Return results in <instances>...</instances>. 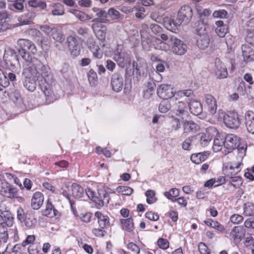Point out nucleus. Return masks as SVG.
Segmentation results:
<instances>
[{
  "label": "nucleus",
  "instance_id": "48",
  "mask_svg": "<svg viewBox=\"0 0 254 254\" xmlns=\"http://www.w3.org/2000/svg\"><path fill=\"white\" fill-rule=\"evenodd\" d=\"M195 32L197 36L203 34H207L206 31L205 25L203 22L199 21L195 29Z\"/></svg>",
  "mask_w": 254,
  "mask_h": 254
},
{
  "label": "nucleus",
  "instance_id": "42",
  "mask_svg": "<svg viewBox=\"0 0 254 254\" xmlns=\"http://www.w3.org/2000/svg\"><path fill=\"white\" fill-rule=\"evenodd\" d=\"M171 109V104L168 100H164L160 103L159 111L162 113H167Z\"/></svg>",
  "mask_w": 254,
  "mask_h": 254
},
{
  "label": "nucleus",
  "instance_id": "59",
  "mask_svg": "<svg viewBox=\"0 0 254 254\" xmlns=\"http://www.w3.org/2000/svg\"><path fill=\"white\" fill-rule=\"evenodd\" d=\"M52 13L53 15H62L64 14V9L61 4H58L56 7L52 10Z\"/></svg>",
  "mask_w": 254,
  "mask_h": 254
},
{
  "label": "nucleus",
  "instance_id": "1",
  "mask_svg": "<svg viewBox=\"0 0 254 254\" xmlns=\"http://www.w3.org/2000/svg\"><path fill=\"white\" fill-rule=\"evenodd\" d=\"M22 74L24 76L23 85L30 92L35 91L36 81H39V86L47 97L51 99L54 96L52 85L54 83L53 75L50 68L43 63L35 62L34 65H25Z\"/></svg>",
  "mask_w": 254,
  "mask_h": 254
},
{
  "label": "nucleus",
  "instance_id": "38",
  "mask_svg": "<svg viewBox=\"0 0 254 254\" xmlns=\"http://www.w3.org/2000/svg\"><path fill=\"white\" fill-rule=\"evenodd\" d=\"M225 144L224 138H214L212 147L213 151L216 152L220 151L223 146L225 147Z\"/></svg>",
  "mask_w": 254,
  "mask_h": 254
},
{
  "label": "nucleus",
  "instance_id": "6",
  "mask_svg": "<svg viewBox=\"0 0 254 254\" xmlns=\"http://www.w3.org/2000/svg\"><path fill=\"white\" fill-rule=\"evenodd\" d=\"M218 131L214 127H210L206 128L205 133H199L194 135L195 141L199 142L200 145L205 147L208 145L213 137L217 134Z\"/></svg>",
  "mask_w": 254,
  "mask_h": 254
},
{
  "label": "nucleus",
  "instance_id": "16",
  "mask_svg": "<svg viewBox=\"0 0 254 254\" xmlns=\"http://www.w3.org/2000/svg\"><path fill=\"white\" fill-rule=\"evenodd\" d=\"M246 231L242 226H235L230 232V236L234 243L240 242L245 235Z\"/></svg>",
  "mask_w": 254,
  "mask_h": 254
},
{
  "label": "nucleus",
  "instance_id": "36",
  "mask_svg": "<svg viewBox=\"0 0 254 254\" xmlns=\"http://www.w3.org/2000/svg\"><path fill=\"white\" fill-rule=\"evenodd\" d=\"M9 18V15L7 11L3 10L0 11V32L4 31L6 29L5 22Z\"/></svg>",
  "mask_w": 254,
  "mask_h": 254
},
{
  "label": "nucleus",
  "instance_id": "29",
  "mask_svg": "<svg viewBox=\"0 0 254 254\" xmlns=\"http://www.w3.org/2000/svg\"><path fill=\"white\" fill-rule=\"evenodd\" d=\"M190 111L191 114L195 116L199 115L202 112V107L201 103L197 101H191L189 103Z\"/></svg>",
  "mask_w": 254,
  "mask_h": 254
},
{
  "label": "nucleus",
  "instance_id": "12",
  "mask_svg": "<svg viewBox=\"0 0 254 254\" xmlns=\"http://www.w3.org/2000/svg\"><path fill=\"white\" fill-rule=\"evenodd\" d=\"M157 93L158 96L164 100H168L174 96L175 92L171 85L161 84L157 88Z\"/></svg>",
  "mask_w": 254,
  "mask_h": 254
},
{
  "label": "nucleus",
  "instance_id": "34",
  "mask_svg": "<svg viewBox=\"0 0 254 254\" xmlns=\"http://www.w3.org/2000/svg\"><path fill=\"white\" fill-rule=\"evenodd\" d=\"M244 214L246 216H254V204L248 202L243 205Z\"/></svg>",
  "mask_w": 254,
  "mask_h": 254
},
{
  "label": "nucleus",
  "instance_id": "31",
  "mask_svg": "<svg viewBox=\"0 0 254 254\" xmlns=\"http://www.w3.org/2000/svg\"><path fill=\"white\" fill-rule=\"evenodd\" d=\"M209 38L208 34H203L197 37V45L201 49H205L209 45Z\"/></svg>",
  "mask_w": 254,
  "mask_h": 254
},
{
  "label": "nucleus",
  "instance_id": "5",
  "mask_svg": "<svg viewBox=\"0 0 254 254\" xmlns=\"http://www.w3.org/2000/svg\"><path fill=\"white\" fill-rule=\"evenodd\" d=\"M86 193L99 207L109 203V194L104 188L98 189L97 192H94L89 189L88 191H86Z\"/></svg>",
  "mask_w": 254,
  "mask_h": 254
},
{
  "label": "nucleus",
  "instance_id": "35",
  "mask_svg": "<svg viewBox=\"0 0 254 254\" xmlns=\"http://www.w3.org/2000/svg\"><path fill=\"white\" fill-rule=\"evenodd\" d=\"M242 164L240 162H233L229 165L228 173L231 175H235L240 172V166Z\"/></svg>",
  "mask_w": 254,
  "mask_h": 254
},
{
  "label": "nucleus",
  "instance_id": "57",
  "mask_svg": "<svg viewBox=\"0 0 254 254\" xmlns=\"http://www.w3.org/2000/svg\"><path fill=\"white\" fill-rule=\"evenodd\" d=\"M107 14L108 18L110 17L112 19L114 20L119 18L120 12L114 8H110L108 11Z\"/></svg>",
  "mask_w": 254,
  "mask_h": 254
},
{
  "label": "nucleus",
  "instance_id": "15",
  "mask_svg": "<svg viewBox=\"0 0 254 254\" xmlns=\"http://www.w3.org/2000/svg\"><path fill=\"white\" fill-rule=\"evenodd\" d=\"M204 101L209 113L213 115L217 110V103L215 98L211 94H206L204 96Z\"/></svg>",
  "mask_w": 254,
  "mask_h": 254
},
{
  "label": "nucleus",
  "instance_id": "56",
  "mask_svg": "<svg viewBox=\"0 0 254 254\" xmlns=\"http://www.w3.org/2000/svg\"><path fill=\"white\" fill-rule=\"evenodd\" d=\"M177 95L181 97L186 96L190 98H192L194 97L193 92L191 89L179 91L177 92Z\"/></svg>",
  "mask_w": 254,
  "mask_h": 254
},
{
  "label": "nucleus",
  "instance_id": "44",
  "mask_svg": "<svg viewBox=\"0 0 254 254\" xmlns=\"http://www.w3.org/2000/svg\"><path fill=\"white\" fill-rule=\"evenodd\" d=\"M229 181L235 188H239L242 185V178L239 176L230 177Z\"/></svg>",
  "mask_w": 254,
  "mask_h": 254
},
{
  "label": "nucleus",
  "instance_id": "40",
  "mask_svg": "<svg viewBox=\"0 0 254 254\" xmlns=\"http://www.w3.org/2000/svg\"><path fill=\"white\" fill-rule=\"evenodd\" d=\"M80 39L75 35L68 36L66 38V43L68 48L80 44Z\"/></svg>",
  "mask_w": 254,
  "mask_h": 254
},
{
  "label": "nucleus",
  "instance_id": "21",
  "mask_svg": "<svg viewBox=\"0 0 254 254\" xmlns=\"http://www.w3.org/2000/svg\"><path fill=\"white\" fill-rule=\"evenodd\" d=\"M42 214L50 218L60 216L59 211L55 208L49 199L47 200L46 208L42 211Z\"/></svg>",
  "mask_w": 254,
  "mask_h": 254
},
{
  "label": "nucleus",
  "instance_id": "17",
  "mask_svg": "<svg viewBox=\"0 0 254 254\" xmlns=\"http://www.w3.org/2000/svg\"><path fill=\"white\" fill-rule=\"evenodd\" d=\"M92 10L96 13L97 18L92 20L93 22L107 23L109 20L108 19L107 12L104 9L97 7H93Z\"/></svg>",
  "mask_w": 254,
  "mask_h": 254
},
{
  "label": "nucleus",
  "instance_id": "39",
  "mask_svg": "<svg viewBox=\"0 0 254 254\" xmlns=\"http://www.w3.org/2000/svg\"><path fill=\"white\" fill-rule=\"evenodd\" d=\"M51 36L55 41L61 43L63 42L65 39V36L63 32L59 31L56 28L53 30V32L52 33Z\"/></svg>",
  "mask_w": 254,
  "mask_h": 254
},
{
  "label": "nucleus",
  "instance_id": "53",
  "mask_svg": "<svg viewBox=\"0 0 254 254\" xmlns=\"http://www.w3.org/2000/svg\"><path fill=\"white\" fill-rule=\"evenodd\" d=\"M86 45L90 51H95V49H98L99 46L96 44L95 40L92 37H89L86 41Z\"/></svg>",
  "mask_w": 254,
  "mask_h": 254
},
{
  "label": "nucleus",
  "instance_id": "61",
  "mask_svg": "<svg viewBox=\"0 0 254 254\" xmlns=\"http://www.w3.org/2000/svg\"><path fill=\"white\" fill-rule=\"evenodd\" d=\"M70 12L81 21H83L86 20V15L84 13L75 9L70 10Z\"/></svg>",
  "mask_w": 254,
  "mask_h": 254
},
{
  "label": "nucleus",
  "instance_id": "58",
  "mask_svg": "<svg viewBox=\"0 0 254 254\" xmlns=\"http://www.w3.org/2000/svg\"><path fill=\"white\" fill-rule=\"evenodd\" d=\"M228 12L224 9L215 10L213 13V16L214 18H224L227 17Z\"/></svg>",
  "mask_w": 254,
  "mask_h": 254
},
{
  "label": "nucleus",
  "instance_id": "20",
  "mask_svg": "<svg viewBox=\"0 0 254 254\" xmlns=\"http://www.w3.org/2000/svg\"><path fill=\"white\" fill-rule=\"evenodd\" d=\"M245 119L248 131L254 134V113L251 111L247 112L245 114Z\"/></svg>",
  "mask_w": 254,
  "mask_h": 254
},
{
  "label": "nucleus",
  "instance_id": "46",
  "mask_svg": "<svg viewBox=\"0 0 254 254\" xmlns=\"http://www.w3.org/2000/svg\"><path fill=\"white\" fill-rule=\"evenodd\" d=\"M87 76L90 84L91 85H95L97 81V75L96 72L93 69H90L89 70L87 73Z\"/></svg>",
  "mask_w": 254,
  "mask_h": 254
},
{
  "label": "nucleus",
  "instance_id": "47",
  "mask_svg": "<svg viewBox=\"0 0 254 254\" xmlns=\"http://www.w3.org/2000/svg\"><path fill=\"white\" fill-rule=\"evenodd\" d=\"M17 194V190L16 188H14L13 186L11 185L7 188V190L5 191V192L4 193L3 195L12 198L16 197Z\"/></svg>",
  "mask_w": 254,
  "mask_h": 254
},
{
  "label": "nucleus",
  "instance_id": "62",
  "mask_svg": "<svg viewBox=\"0 0 254 254\" xmlns=\"http://www.w3.org/2000/svg\"><path fill=\"white\" fill-rule=\"evenodd\" d=\"M145 216L146 218L152 221H157L159 219V215L157 213L152 211L146 212Z\"/></svg>",
  "mask_w": 254,
  "mask_h": 254
},
{
  "label": "nucleus",
  "instance_id": "51",
  "mask_svg": "<svg viewBox=\"0 0 254 254\" xmlns=\"http://www.w3.org/2000/svg\"><path fill=\"white\" fill-rule=\"evenodd\" d=\"M155 195V193L154 190H148L146 191V201L148 204H152L156 201V199L154 197Z\"/></svg>",
  "mask_w": 254,
  "mask_h": 254
},
{
  "label": "nucleus",
  "instance_id": "27",
  "mask_svg": "<svg viewBox=\"0 0 254 254\" xmlns=\"http://www.w3.org/2000/svg\"><path fill=\"white\" fill-rule=\"evenodd\" d=\"M35 15L34 12H28L18 18L20 25H30L33 23Z\"/></svg>",
  "mask_w": 254,
  "mask_h": 254
},
{
  "label": "nucleus",
  "instance_id": "55",
  "mask_svg": "<svg viewBox=\"0 0 254 254\" xmlns=\"http://www.w3.org/2000/svg\"><path fill=\"white\" fill-rule=\"evenodd\" d=\"M230 221L234 224H239L243 221V217L238 214H234L230 217Z\"/></svg>",
  "mask_w": 254,
  "mask_h": 254
},
{
  "label": "nucleus",
  "instance_id": "19",
  "mask_svg": "<svg viewBox=\"0 0 254 254\" xmlns=\"http://www.w3.org/2000/svg\"><path fill=\"white\" fill-rule=\"evenodd\" d=\"M44 201V195L39 192H35L31 199V206L34 210L39 209L42 206Z\"/></svg>",
  "mask_w": 254,
  "mask_h": 254
},
{
  "label": "nucleus",
  "instance_id": "63",
  "mask_svg": "<svg viewBox=\"0 0 254 254\" xmlns=\"http://www.w3.org/2000/svg\"><path fill=\"white\" fill-rule=\"evenodd\" d=\"M198 250L201 254H209L210 250L207 246L203 243L201 242L198 245Z\"/></svg>",
  "mask_w": 254,
  "mask_h": 254
},
{
  "label": "nucleus",
  "instance_id": "7",
  "mask_svg": "<svg viewBox=\"0 0 254 254\" xmlns=\"http://www.w3.org/2000/svg\"><path fill=\"white\" fill-rule=\"evenodd\" d=\"M225 147L228 149V153L232 151L234 149L238 148V150L241 149L246 151V147H240V138L237 135L233 134H229L226 135L225 138Z\"/></svg>",
  "mask_w": 254,
  "mask_h": 254
},
{
  "label": "nucleus",
  "instance_id": "18",
  "mask_svg": "<svg viewBox=\"0 0 254 254\" xmlns=\"http://www.w3.org/2000/svg\"><path fill=\"white\" fill-rule=\"evenodd\" d=\"M216 69L215 72L218 78L221 79L227 77L228 75L227 70L226 66L219 59L215 61Z\"/></svg>",
  "mask_w": 254,
  "mask_h": 254
},
{
  "label": "nucleus",
  "instance_id": "37",
  "mask_svg": "<svg viewBox=\"0 0 254 254\" xmlns=\"http://www.w3.org/2000/svg\"><path fill=\"white\" fill-rule=\"evenodd\" d=\"M24 0H16L13 3L9 5V8L11 10L15 9L19 12H22L24 9Z\"/></svg>",
  "mask_w": 254,
  "mask_h": 254
},
{
  "label": "nucleus",
  "instance_id": "25",
  "mask_svg": "<svg viewBox=\"0 0 254 254\" xmlns=\"http://www.w3.org/2000/svg\"><path fill=\"white\" fill-rule=\"evenodd\" d=\"M176 116L183 118L184 115H187L188 114L187 111V106L186 103L183 101H180L177 103L174 108Z\"/></svg>",
  "mask_w": 254,
  "mask_h": 254
},
{
  "label": "nucleus",
  "instance_id": "30",
  "mask_svg": "<svg viewBox=\"0 0 254 254\" xmlns=\"http://www.w3.org/2000/svg\"><path fill=\"white\" fill-rule=\"evenodd\" d=\"M72 196L76 198L82 197L84 195V190L79 185L73 183L71 186Z\"/></svg>",
  "mask_w": 254,
  "mask_h": 254
},
{
  "label": "nucleus",
  "instance_id": "4",
  "mask_svg": "<svg viewBox=\"0 0 254 254\" xmlns=\"http://www.w3.org/2000/svg\"><path fill=\"white\" fill-rule=\"evenodd\" d=\"M17 218L28 229L34 228L37 224V220L35 215L31 212L25 213L21 207L17 209Z\"/></svg>",
  "mask_w": 254,
  "mask_h": 254
},
{
  "label": "nucleus",
  "instance_id": "13",
  "mask_svg": "<svg viewBox=\"0 0 254 254\" xmlns=\"http://www.w3.org/2000/svg\"><path fill=\"white\" fill-rule=\"evenodd\" d=\"M114 60L117 63L118 65L121 68H124L127 64L130 62L129 54L125 51H117L114 55Z\"/></svg>",
  "mask_w": 254,
  "mask_h": 254
},
{
  "label": "nucleus",
  "instance_id": "41",
  "mask_svg": "<svg viewBox=\"0 0 254 254\" xmlns=\"http://www.w3.org/2000/svg\"><path fill=\"white\" fill-rule=\"evenodd\" d=\"M164 194L167 198L174 201L175 199H176L175 197L179 194V190L176 188H173L168 191L164 192Z\"/></svg>",
  "mask_w": 254,
  "mask_h": 254
},
{
  "label": "nucleus",
  "instance_id": "49",
  "mask_svg": "<svg viewBox=\"0 0 254 254\" xmlns=\"http://www.w3.org/2000/svg\"><path fill=\"white\" fill-rule=\"evenodd\" d=\"M81 48V43L78 44L75 46H73L69 48L71 55L75 58L80 55Z\"/></svg>",
  "mask_w": 254,
  "mask_h": 254
},
{
  "label": "nucleus",
  "instance_id": "50",
  "mask_svg": "<svg viewBox=\"0 0 254 254\" xmlns=\"http://www.w3.org/2000/svg\"><path fill=\"white\" fill-rule=\"evenodd\" d=\"M225 42L228 48L232 50L235 47V37L230 34H228L226 36Z\"/></svg>",
  "mask_w": 254,
  "mask_h": 254
},
{
  "label": "nucleus",
  "instance_id": "60",
  "mask_svg": "<svg viewBox=\"0 0 254 254\" xmlns=\"http://www.w3.org/2000/svg\"><path fill=\"white\" fill-rule=\"evenodd\" d=\"M10 185L5 179H0V191L3 195Z\"/></svg>",
  "mask_w": 254,
  "mask_h": 254
},
{
  "label": "nucleus",
  "instance_id": "3",
  "mask_svg": "<svg viewBox=\"0 0 254 254\" xmlns=\"http://www.w3.org/2000/svg\"><path fill=\"white\" fill-rule=\"evenodd\" d=\"M18 51L22 59L26 62V65H34L35 62L42 63L40 60L36 57H32L30 53L33 54L37 53V48L35 45L31 41L20 39L17 41Z\"/></svg>",
  "mask_w": 254,
  "mask_h": 254
},
{
  "label": "nucleus",
  "instance_id": "33",
  "mask_svg": "<svg viewBox=\"0 0 254 254\" xmlns=\"http://www.w3.org/2000/svg\"><path fill=\"white\" fill-rule=\"evenodd\" d=\"M196 142L194 135L187 137L182 143V148L186 150H190L193 144Z\"/></svg>",
  "mask_w": 254,
  "mask_h": 254
},
{
  "label": "nucleus",
  "instance_id": "64",
  "mask_svg": "<svg viewBox=\"0 0 254 254\" xmlns=\"http://www.w3.org/2000/svg\"><path fill=\"white\" fill-rule=\"evenodd\" d=\"M245 246L248 248L253 249L254 248V239L252 236H249L245 239Z\"/></svg>",
  "mask_w": 254,
  "mask_h": 254
},
{
  "label": "nucleus",
  "instance_id": "43",
  "mask_svg": "<svg viewBox=\"0 0 254 254\" xmlns=\"http://www.w3.org/2000/svg\"><path fill=\"white\" fill-rule=\"evenodd\" d=\"M28 3L31 7H39L41 9H45L47 6L46 3L41 0H30Z\"/></svg>",
  "mask_w": 254,
  "mask_h": 254
},
{
  "label": "nucleus",
  "instance_id": "32",
  "mask_svg": "<svg viewBox=\"0 0 254 254\" xmlns=\"http://www.w3.org/2000/svg\"><path fill=\"white\" fill-rule=\"evenodd\" d=\"M122 224V229L128 232H131L134 230V224L132 218L127 219H121L120 220Z\"/></svg>",
  "mask_w": 254,
  "mask_h": 254
},
{
  "label": "nucleus",
  "instance_id": "11",
  "mask_svg": "<svg viewBox=\"0 0 254 254\" xmlns=\"http://www.w3.org/2000/svg\"><path fill=\"white\" fill-rule=\"evenodd\" d=\"M3 58L7 66L10 65L12 69H14L16 64L19 63L18 55L12 49H8L5 51Z\"/></svg>",
  "mask_w": 254,
  "mask_h": 254
},
{
  "label": "nucleus",
  "instance_id": "9",
  "mask_svg": "<svg viewBox=\"0 0 254 254\" xmlns=\"http://www.w3.org/2000/svg\"><path fill=\"white\" fill-rule=\"evenodd\" d=\"M0 225L11 227L13 225L14 218L5 204H0Z\"/></svg>",
  "mask_w": 254,
  "mask_h": 254
},
{
  "label": "nucleus",
  "instance_id": "54",
  "mask_svg": "<svg viewBox=\"0 0 254 254\" xmlns=\"http://www.w3.org/2000/svg\"><path fill=\"white\" fill-rule=\"evenodd\" d=\"M215 32L220 37H224L228 32V26L225 25L217 27L215 29Z\"/></svg>",
  "mask_w": 254,
  "mask_h": 254
},
{
  "label": "nucleus",
  "instance_id": "10",
  "mask_svg": "<svg viewBox=\"0 0 254 254\" xmlns=\"http://www.w3.org/2000/svg\"><path fill=\"white\" fill-rule=\"evenodd\" d=\"M170 39L173 44L172 50L174 54L182 56L186 53L188 47L183 41L174 36H171Z\"/></svg>",
  "mask_w": 254,
  "mask_h": 254
},
{
  "label": "nucleus",
  "instance_id": "14",
  "mask_svg": "<svg viewBox=\"0 0 254 254\" xmlns=\"http://www.w3.org/2000/svg\"><path fill=\"white\" fill-rule=\"evenodd\" d=\"M112 89L116 92L121 91L124 85L123 78L119 72H115L112 74L111 80Z\"/></svg>",
  "mask_w": 254,
  "mask_h": 254
},
{
  "label": "nucleus",
  "instance_id": "22",
  "mask_svg": "<svg viewBox=\"0 0 254 254\" xmlns=\"http://www.w3.org/2000/svg\"><path fill=\"white\" fill-rule=\"evenodd\" d=\"M94 215L98 219V223L101 228L107 229L110 227V219L107 215H103L100 211L96 212Z\"/></svg>",
  "mask_w": 254,
  "mask_h": 254
},
{
  "label": "nucleus",
  "instance_id": "8",
  "mask_svg": "<svg viewBox=\"0 0 254 254\" xmlns=\"http://www.w3.org/2000/svg\"><path fill=\"white\" fill-rule=\"evenodd\" d=\"M224 123L231 128H237L241 124L239 114L235 112H229L224 116Z\"/></svg>",
  "mask_w": 254,
  "mask_h": 254
},
{
  "label": "nucleus",
  "instance_id": "28",
  "mask_svg": "<svg viewBox=\"0 0 254 254\" xmlns=\"http://www.w3.org/2000/svg\"><path fill=\"white\" fill-rule=\"evenodd\" d=\"M209 155V153L207 151L194 153L191 155L190 160L194 163L199 164L206 160L208 157Z\"/></svg>",
  "mask_w": 254,
  "mask_h": 254
},
{
  "label": "nucleus",
  "instance_id": "26",
  "mask_svg": "<svg viewBox=\"0 0 254 254\" xmlns=\"http://www.w3.org/2000/svg\"><path fill=\"white\" fill-rule=\"evenodd\" d=\"M156 87L155 83L152 81H148L144 84L143 97L144 98L149 99L154 92Z\"/></svg>",
  "mask_w": 254,
  "mask_h": 254
},
{
  "label": "nucleus",
  "instance_id": "45",
  "mask_svg": "<svg viewBox=\"0 0 254 254\" xmlns=\"http://www.w3.org/2000/svg\"><path fill=\"white\" fill-rule=\"evenodd\" d=\"M116 191L123 195H130L133 192V190L128 186H119L117 188Z\"/></svg>",
  "mask_w": 254,
  "mask_h": 254
},
{
  "label": "nucleus",
  "instance_id": "23",
  "mask_svg": "<svg viewBox=\"0 0 254 254\" xmlns=\"http://www.w3.org/2000/svg\"><path fill=\"white\" fill-rule=\"evenodd\" d=\"M183 134L188 135L195 132L199 129V126L192 121H185L183 123Z\"/></svg>",
  "mask_w": 254,
  "mask_h": 254
},
{
  "label": "nucleus",
  "instance_id": "2",
  "mask_svg": "<svg viewBox=\"0 0 254 254\" xmlns=\"http://www.w3.org/2000/svg\"><path fill=\"white\" fill-rule=\"evenodd\" d=\"M192 16L191 8L188 5H185L180 8L176 19L167 17L164 19V24L168 30L174 31L181 25L188 24L190 21Z\"/></svg>",
  "mask_w": 254,
  "mask_h": 254
},
{
  "label": "nucleus",
  "instance_id": "24",
  "mask_svg": "<svg viewBox=\"0 0 254 254\" xmlns=\"http://www.w3.org/2000/svg\"><path fill=\"white\" fill-rule=\"evenodd\" d=\"M243 56L245 62L254 61V51L248 45H243L242 46Z\"/></svg>",
  "mask_w": 254,
  "mask_h": 254
},
{
  "label": "nucleus",
  "instance_id": "52",
  "mask_svg": "<svg viewBox=\"0 0 254 254\" xmlns=\"http://www.w3.org/2000/svg\"><path fill=\"white\" fill-rule=\"evenodd\" d=\"M8 237L7 228L3 225H0V238L2 240V243H5Z\"/></svg>",
  "mask_w": 254,
  "mask_h": 254
}]
</instances>
